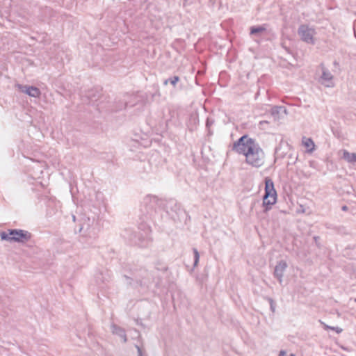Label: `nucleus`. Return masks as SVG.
Listing matches in <instances>:
<instances>
[{"label": "nucleus", "instance_id": "a211bd4d", "mask_svg": "<svg viewBox=\"0 0 356 356\" xmlns=\"http://www.w3.org/2000/svg\"><path fill=\"white\" fill-rule=\"evenodd\" d=\"M213 123L214 121L213 120L207 118L206 125L208 128H209Z\"/></svg>", "mask_w": 356, "mask_h": 356}, {"label": "nucleus", "instance_id": "7ed1b4c3", "mask_svg": "<svg viewBox=\"0 0 356 356\" xmlns=\"http://www.w3.org/2000/svg\"><path fill=\"white\" fill-rule=\"evenodd\" d=\"M0 235L1 240L8 241L10 242H25L31 237L30 234L28 232L22 229L9 230L8 233L3 232Z\"/></svg>", "mask_w": 356, "mask_h": 356}, {"label": "nucleus", "instance_id": "6e6552de", "mask_svg": "<svg viewBox=\"0 0 356 356\" xmlns=\"http://www.w3.org/2000/svg\"><path fill=\"white\" fill-rule=\"evenodd\" d=\"M270 114L274 120L278 121L284 115H287V111L284 106H273L270 110Z\"/></svg>", "mask_w": 356, "mask_h": 356}, {"label": "nucleus", "instance_id": "dca6fc26", "mask_svg": "<svg viewBox=\"0 0 356 356\" xmlns=\"http://www.w3.org/2000/svg\"><path fill=\"white\" fill-rule=\"evenodd\" d=\"M268 301L270 306V310L272 312L274 313L275 312V304L272 298H269Z\"/></svg>", "mask_w": 356, "mask_h": 356}, {"label": "nucleus", "instance_id": "9b49d317", "mask_svg": "<svg viewBox=\"0 0 356 356\" xmlns=\"http://www.w3.org/2000/svg\"><path fill=\"white\" fill-rule=\"evenodd\" d=\"M343 158L350 163H356V154L355 153H350L346 150H344L343 152Z\"/></svg>", "mask_w": 356, "mask_h": 356}, {"label": "nucleus", "instance_id": "f03ea898", "mask_svg": "<svg viewBox=\"0 0 356 356\" xmlns=\"http://www.w3.org/2000/svg\"><path fill=\"white\" fill-rule=\"evenodd\" d=\"M277 195L275 189L273 181L269 178H265V193L263 197L262 206L264 211L267 212L277 202Z\"/></svg>", "mask_w": 356, "mask_h": 356}, {"label": "nucleus", "instance_id": "f8f14e48", "mask_svg": "<svg viewBox=\"0 0 356 356\" xmlns=\"http://www.w3.org/2000/svg\"><path fill=\"white\" fill-rule=\"evenodd\" d=\"M266 31V28L264 26H253L251 28L250 33L256 34L257 33L263 32Z\"/></svg>", "mask_w": 356, "mask_h": 356}, {"label": "nucleus", "instance_id": "f257e3e1", "mask_svg": "<svg viewBox=\"0 0 356 356\" xmlns=\"http://www.w3.org/2000/svg\"><path fill=\"white\" fill-rule=\"evenodd\" d=\"M233 151L245 157V163L254 168L265 165L266 154L255 139L243 135L233 144Z\"/></svg>", "mask_w": 356, "mask_h": 356}, {"label": "nucleus", "instance_id": "2eb2a0df", "mask_svg": "<svg viewBox=\"0 0 356 356\" xmlns=\"http://www.w3.org/2000/svg\"><path fill=\"white\" fill-rule=\"evenodd\" d=\"M169 80H170V83L175 86L177 84V83L179 81V78L177 76H175L172 78H170Z\"/></svg>", "mask_w": 356, "mask_h": 356}, {"label": "nucleus", "instance_id": "5701e85b", "mask_svg": "<svg viewBox=\"0 0 356 356\" xmlns=\"http://www.w3.org/2000/svg\"><path fill=\"white\" fill-rule=\"evenodd\" d=\"M355 301L356 302V298L355 299Z\"/></svg>", "mask_w": 356, "mask_h": 356}, {"label": "nucleus", "instance_id": "9d476101", "mask_svg": "<svg viewBox=\"0 0 356 356\" xmlns=\"http://www.w3.org/2000/svg\"><path fill=\"white\" fill-rule=\"evenodd\" d=\"M302 144L306 148L307 152L312 153L315 149V144L311 138L302 137Z\"/></svg>", "mask_w": 356, "mask_h": 356}, {"label": "nucleus", "instance_id": "412c9836", "mask_svg": "<svg viewBox=\"0 0 356 356\" xmlns=\"http://www.w3.org/2000/svg\"><path fill=\"white\" fill-rule=\"evenodd\" d=\"M342 209L343 211H346L347 210V207L346 206L343 207Z\"/></svg>", "mask_w": 356, "mask_h": 356}, {"label": "nucleus", "instance_id": "aec40b11", "mask_svg": "<svg viewBox=\"0 0 356 356\" xmlns=\"http://www.w3.org/2000/svg\"><path fill=\"white\" fill-rule=\"evenodd\" d=\"M168 82H170L169 79H165V80L164 81V83H164V85H167V84L168 83Z\"/></svg>", "mask_w": 356, "mask_h": 356}, {"label": "nucleus", "instance_id": "39448f33", "mask_svg": "<svg viewBox=\"0 0 356 356\" xmlns=\"http://www.w3.org/2000/svg\"><path fill=\"white\" fill-rule=\"evenodd\" d=\"M319 82L327 88H332L334 86L333 75L324 67H322V75L320 77Z\"/></svg>", "mask_w": 356, "mask_h": 356}, {"label": "nucleus", "instance_id": "1a4fd4ad", "mask_svg": "<svg viewBox=\"0 0 356 356\" xmlns=\"http://www.w3.org/2000/svg\"><path fill=\"white\" fill-rule=\"evenodd\" d=\"M111 329L112 333L120 337L124 343L127 341V338L124 330L115 324H111Z\"/></svg>", "mask_w": 356, "mask_h": 356}, {"label": "nucleus", "instance_id": "20e7f679", "mask_svg": "<svg viewBox=\"0 0 356 356\" xmlns=\"http://www.w3.org/2000/svg\"><path fill=\"white\" fill-rule=\"evenodd\" d=\"M298 33L303 42L310 44H315L314 36L316 33V29L306 24H302L299 26Z\"/></svg>", "mask_w": 356, "mask_h": 356}, {"label": "nucleus", "instance_id": "4468645a", "mask_svg": "<svg viewBox=\"0 0 356 356\" xmlns=\"http://www.w3.org/2000/svg\"><path fill=\"white\" fill-rule=\"evenodd\" d=\"M325 328L328 329V330H334L337 333H341L342 332V329L339 327H332V326L325 325Z\"/></svg>", "mask_w": 356, "mask_h": 356}, {"label": "nucleus", "instance_id": "423d86ee", "mask_svg": "<svg viewBox=\"0 0 356 356\" xmlns=\"http://www.w3.org/2000/svg\"><path fill=\"white\" fill-rule=\"evenodd\" d=\"M287 267V263L284 260L279 261L275 267L274 276L278 280L280 284L283 282V277Z\"/></svg>", "mask_w": 356, "mask_h": 356}, {"label": "nucleus", "instance_id": "0eeeda50", "mask_svg": "<svg viewBox=\"0 0 356 356\" xmlns=\"http://www.w3.org/2000/svg\"><path fill=\"white\" fill-rule=\"evenodd\" d=\"M17 88L21 92L26 94L27 95L38 98L40 96V90L35 86H22L20 84H16Z\"/></svg>", "mask_w": 356, "mask_h": 356}, {"label": "nucleus", "instance_id": "ddd939ff", "mask_svg": "<svg viewBox=\"0 0 356 356\" xmlns=\"http://www.w3.org/2000/svg\"><path fill=\"white\" fill-rule=\"evenodd\" d=\"M193 253H194V267H195L197 265L199 260H200V254L196 248L193 249Z\"/></svg>", "mask_w": 356, "mask_h": 356}, {"label": "nucleus", "instance_id": "6ab92c4d", "mask_svg": "<svg viewBox=\"0 0 356 356\" xmlns=\"http://www.w3.org/2000/svg\"><path fill=\"white\" fill-rule=\"evenodd\" d=\"M286 355V351L284 350H281L279 353V356H285Z\"/></svg>", "mask_w": 356, "mask_h": 356}, {"label": "nucleus", "instance_id": "4be33fe9", "mask_svg": "<svg viewBox=\"0 0 356 356\" xmlns=\"http://www.w3.org/2000/svg\"><path fill=\"white\" fill-rule=\"evenodd\" d=\"M291 356H295V355L294 354H291Z\"/></svg>", "mask_w": 356, "mask_h": 356}, {"label": "nucleus", "instance_id": "f3484780", "mask_svg": "<svg viewBox=\"0 0 356 356\" xmlns=\"http://www.w3.org/2000/svg\"><path fill=\"white\" fill-rule=\"evenodd\" d=\"M136 348L137 349L138 356H145L142 349L138 345H136Z\"/></svg>", "mask_w": 356, "mask_h": 356}]
</instances>
